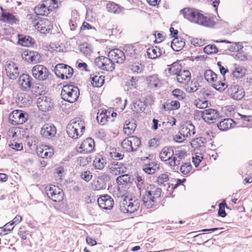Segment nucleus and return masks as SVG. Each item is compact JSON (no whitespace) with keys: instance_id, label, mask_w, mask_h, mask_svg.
Here are the masks:
<instances>
[{"instance_id":"1","label":"nucleus","mask_w":252,"mask_h":252,"mask_svg":"<svg viewBox=\"0 0 252 252\" xmlns=\"http://www.w3.org/2000/svg\"><path fill=\"white\" fill-rule=\"evenodd\" d=\"M180 13L189 21L204 27H213L216 24L215 17L204 16L195 8H184L180 10Z\"/></svg>"},{"instance_id":"2","label":"nucleus","mask_w":252,"mask_h":252,"mask_svg":"<svg viewBox=\"0 0 252 252\" xmlns=\"http://www.w3.org/2000/svg\"><path fill=\"white\" fill-rule=\"evenodd\" d=\"M161 189L153 185L147 186L140 193L143 195V201L145 206L150 209L155 205L157 200L161 195Z\"/></svg>"},{"instance_id":"3","label":"nucleus","mask_w":252,"mask_h":252,"mask_svg":"<svg viewBox=\"0 0 252 252\" xmlns=\"http://www.w3.org/2000/svg\"><path fill=\"white\" fill-rule=\"evenodd\" d=\"M85 129L84 121L79 118L70 121L66 127L68 136L73 139H77L84 133Z\"/></svg>"},{"instance_id":"4","label":"nucleus","mask_w":252,"mask_h":252,"mask_svg":"<svg viewBox=\"0 0 252 252\" xmlns=\"http://www.w3.org/2000/svg\"><path fill=\"white\" fill-rule=\"evenodd\" d=\"M79 90L77 87L73 85L64 86L61 92L62 98L70 103L75 102L79 96Z\"/></svg>"},{"instance_id":"5","label":"nucleus","mask_w":252,"mask_h":252,"mask_svg":"<svg viewBox=\"0 0 252 252\" xmlns=\"http://www.w3.org/2000/svg\"><path fill=\"white\" fill-rule=\"evenodd\" d=\"M177 63H174L169 68L168 71L171 74H176V80L181 84H186L190 81V73L188 70H181L179 67Z\"/></svg>"},{"instance_id":"6","label":"nucleus","mask_w":252,"mask_h":252,"mask_svg":"<svg viewBox=\"0 0 252 252\" xmlns=\"http://www.w3.org/2000/svg\"><path fill=\"white\" fill-rule=\"evenodd\" d=\"M54 72L59 78L62 79H69L72 77L73 74V69L66 64L59 63L55 67Z\"/></svg>"},{"instance_id":"7","label":"nucleus","mask_w":252,"mask_h":252,"mask_svg":"<svg viewBox=\"0 0 252 252\" xmlns=\"http://www.w3.org/2000/svg\"><path fill=\"white\" fill-rule=\"evenodd\" d=\"M29 115L20 110L12 111L9 116V122L13 125H19L25 123L28 119Z\"/></svg>"},{"instance_id":"8","label":"nucleus","mask_w":252,"mask_h":252,"mask_svg":"<svg viewBox=\"0 0 252 252\" xmlns=\"http://www.w3.org/2000/svg\"><path fill=\"white\" fill-rule=\"evenodd\" d=\"M139 207V201L136 199H124L120 205V209L124 213H132L136 211Z\"/></svg>"},{"instance_id":"9","label":"nucleus","mask_w":252,"mask_h":252,"mask_svg":"<svg viewBox=\"0 0 252 252\" xmlns=\"http://www.w3.org/2000/svg\"><path fill=\"white\" fill-rule=\"evenodd\" d=\"M95 65L100 69L107 71H112L115 69L114 63L109 58L100 56L94 61Z\"/></svg>"},{"instance_id":"10","label":"nucleus","mask_w":252,"mask_h":252,"mask_svg":"<svg viewBox=\"0 0 252 252\" xmlns=\"http://www.w3.org/2000/svg\"><path fill=\"white\" fill-rule=\"evenodd\" d=\"M48 197L54 202H60L63 199V193L62 189L53 186L46 188Z\"/></svg>"},{"instance_id":"11","label":"nucleus","mask_w":252,"mask_h":252,"mask_svg":"<svg viewBox=\"0 0 252 252\" xmlns=\"http://www.w3.org/2000/svg\"><path fill=\"white\" fill-rule=\"evenodd\" d=\"M32 72V76L39 81L46 80L49 75L48 69L45 66L40 64L33 66Z\"/></svg>"},{"instance_id":"12","label":"nucleus","mask_w":252,"mask_h":252,"mask_svg":"<svg viewBox=\"0 0 252 252\" xmlns=\"http://www.w3.org/2000/svg\"><path fill=\"white\" fill-rule=\"evenodd\" d=\"M187 156V152L185 150L176 151L173 153V156L172 160L168 162L167 164L173 170H178L179 169V165L181 161L185 158Z\"/></svg>"},{"instance_id":"13","label":"nucleus","mask_w":252,"mask_h":252,"mask_svg":"<svg viewBox=\"0 0 252 252\" xmlns=\"http://www.w3.org/2000/svg\"><path fill=\"white\" fill-rule=\"evenodd\" d=\"M202 117L203 120L209 124L214 123L220 118L219 112L214 109H207L201 112Z\"/></svg>"},{"instance_id":"14","label":"nucleus","mask_w":252,"mask_h":252,"mask_svg":"<svg viewBox=\"0 0 252 252\" xmlns=\"http://www.w3.org/2000/svg\"><path fill=\"white\" fill-rule=\"evenodd\" d=\"M33 79L28 74H23L20 75L18 79V84L22 90L24 91H29L32 85Z\"/></svg>"},{"instance_id":"15","label":"nucleus","mask_w":252,"mask_h":252,"mask_svg":"<svg viewBox=\"0 0 252 252\" xmlns=\"http://www.w3.org/2000/svg\"><path fill=\"white\" fill-rule=\"evenodd\" d=\"M228 93L234 99L240 100L245 95V92L241 87L236 85H231L228 89Z\"/></svg>"},{"instance_id":"16","label":"nucleus","mask_w":252,"mask_h":252,"mask_svg":"<svg viewBox=\"0 0 252 252\" xmlns=\"http://www.w3.org/2000/svg\"><path fill=\"white\" fill-rule=\"evenodd\" d=\"M108 167L110 172L115 175L123 174L126 171V168L124 164L118 161H111L109 164Z\"/></svg>"},{"instance_id":"17","label":"nucleus","mask_w":252,"mask_h":252,"mask_svg":"<svg viewBox=\"0 0 252 252\" xmlns=\"http://www.w3.org/2000/svg\"><path fill=\"white\" fill-rule=\"evenodd\" d=\"M52 99L46 96H41L37 100V105L39 109L42 111H49L53 106Z\"/></svg>"},{"instance_id":"18","label":"nucleus","mask_w":252,"mask_h":252,"mask_svg":"<svg viewBox=\"0 0 252 252\" xmlns=\"http://www.w3.org/2000/svg\"><path fill=\"white\" fill-rule=\"evenodd\" d=\"M57 132L56 127L51 124H45L42 127L40 133L46 138L50 139L54 137Z\"/></svg>"},{"instance_id":"19","label":"nucleus","mask_w":252,"mask_h":252,"mask_svg":"<svg viewBox=\"0 0 252 252\" xmlns=\"http://www.w3.org/2000/svg\"><path fill=\"white\" fill-rule=\"evenodd\" d=\"M108 56L111 57L114 62L122 63L126 59L125 54L119 49H114L111 50L108 53Z\"/></svg>"},{"instance_id":"20","label":"nucleus","mask_w":252,"mask_h":252,"mask_svg":"<svg viewBox=\"0 0 252 252\" xmlns=\"http://www.w3.org/2000/svg\"><path fill=\"white\" fill-rule=\"evenodd\" d=\"M97 203L99 206L103 209H110L114 205L113 199L108 195H103L98 198Z\"/></svg>"},{"instance_id":"21","label":"nucleus","mask_w":252,"mask_h":252,"mask_svg":"<svg viewBox=\"0 0 252 252\" xmlns=\"http://www.w3.org/2000/svg\"><path fill=\"white\" fill-rule=\"evenodd\" d=\"M5 71L7 76L12 80L15 79L19 75L18 67L13 62H10L6 64Z\"/></svg>"},{"instance_id":"22","label":"nucleus","mask_w":252,"mask_h":252,"mask_svg":"<svg viewBox=\"0 0 252 252\" xmlns=\"http://www.w3.org/2000/svg\"><path fill=\"white\" fill-rule=\"evenodd\" d=\"M94 147V141L91 138H88L82 142L79 149H80V152L86 154L93 151Z\"/></svg>"},{"instance_id":"23","label":"nucleus","mask_w":252,"mask_h":252,"mask_svg":"<svg viewBox=\"0 0 252 252\" xmlns=\"http://www.w3.org/2000/svg\"><path fill=\"white\" fill-rule=\"evenodd\" d=\"M124 49L125 51L126 56L136 59L138 58L140 54L139 48L135 45L127 44L124 46Z\"/></svg>"},{"instance_id":"24","label":"nucleus","mask_w":252,"mask_h":252,"mask_svg":"<svg viewBox=\"0 0 252 252\" xmlns=\"http://www.w3.org/2000/svg\"><path fill=\"white\" fill-rule=\"evenodd\" d=\"M174 151L172 147H164L159 153V158L163 161L170 162L173 156Z\"/></svg>"},{"instance_id":"25","label":"nucleus","mask_w":252,"mask_h":252,"mask_svg":"<svg viewBox=\"0 0 252 252\" xmlns=\"http://www.w3.org/2000/svg\"><path fill=\"white\" fill-rule=\"evenodd\" d=\"M147 82L149 88L151 90H156L161 87V83L157 75L148 76L147 78Z\"/></svg>"},{"instance_id":"26","label":"nucleus","mask_w":252,"mask_h":252,"mask_svg":"<svg viewBox=\"0 0 252 252\" xmlns=\"http://www.w3.org/2000/svg\"><path fill=\"white\" fill-rule=\"evenodd\" d=\"M107 160L105 157L97 155L93 161V166L96 169L101 170L106 164Z\"/></svg>"},{"instance_id":"27","label":"nucleus","mask_w":252,"mask_h":252,"mask_svg":"<svg viewBox=\"0 0 252 252\" xmlns=\"http://www.w3.org/2000/svg\"><path fill=\"white\" fill-rule=\"evenodd\" d=\"M179 133L186 137L194 135L195 133L194 126L192 124H187L183 125L179 131Z\"/></svg>"},{"instance_id":"28","label":"nucleus","mask_w":252,"mask_h":252,"mask_svg":"<svg viewBox=\"0 0 252 252\" xmlns=\"http://www.w3.org/2000/svg\"><path fill=\"white\" fill-rule=\"evenodd\" d=\"M159 164L153 161L145 163L143 166V170L149 174H153L159 169Z\"/></svg>"},{"instance_id":"29","label":"nucleus","mask_w":252,"mask_h":252,"mask_svg":"<svg viewBox=\"0 0 252 252\" xmlns=\"http://www.w3.org/2000/svg\"><path fill=\"white\" fill-rule=\"evenodd\" d=\"M185 42L182 38L175 37L171 43V47L174 51H179L185 46Z\"/></svg>"},{"instance_id":"30","label":"nucleus","mask_w":252,"mask_h":252,"mask_svg":"<svg viewBox=\"0 0 252 252\" xmlns=\"http://www.w3.org/2000/svg\"><path fill=\"white\" fill-rule=\"evenodd\" d=\"M26 56V60L30 61L32 63H39L41 61V55L36 52L30 51L25 54Z\"/></svg>"},{"instance_id":"31","label":"nucleus","mask_w":252,"mask_h":252,"mask_svg":"<svg viewBox=\"0 0 252 252\" xmlns=\"http://www.w3.org/2000/svg\"><path fill=\"white\" fill-rule=\"evenodd\" d=\"M49 23L48 20L46 21L37 22V23H35L34 27L36 29L40 31L42 33H49L51 30V28L49 26L48 27H46V24H48Z\"/></svg>"},{"instance_id":"32","label":"nucleus","mask_w":252,"mask_h":252,"mask_svg":"<svg viewBox=\"0 0 252 252\" xmlns=\"http://www.w3.org/2000/svg\"><path fill=\"white\" fill-rule=\"evenodd\" d=\"M34 12L37 15L41 16H47L50 13L46 5L42 3H39L34 7Z\"/></svg>"},{"instance_id":"33","label":"nucleus","mask_w":252,"mask_h":252,"mask_svg":"<svg viewBox=\"0 0 252 252\" xmlns=\"http://www.w3.org/2000/svg\"><path fill=\"white\" fill-rule=\"evenodd\" d=\"M233 123L232 119H225L220 122L217 126L220 130L225 131L232 127Z\"/></svg>"},{"instance_id":"34","label":"nucleus","mask_w":252,"mask_h":252,"mask_svg":"<svg viewBox=\"0 0 252 252\" xmlns=\"http://www.w3.org/2000/svg\"><path fill=\"white\" fill-rule=\"evenodd\" d=\"M147 53L149 58L155 59L160 56V49L157 46H153L147 49Z\"/></svg>"},{"instance_id":"35","label":"nucleus","mask_w":252,"mask_h":252,"mask_svg":"<svg viewBox=\"0 0 252 252\" xmlns=\"http://www.w3.org/2000/svg\"><path fill=\"white\" fill-rule=\"evenodd\" d=\"M110 113V112H107L106 110H102L100 112L99 111L96 117L98 123L102 125H104L108 121V119L110 118L109 117Z\"/></svg>"},{"instance_id":"36","label":"nucleus","mask_w":252,"mask_h":252,"mask_svg":"<svg viewBox=\"0 0 252 252\" xmlns=\"http://www.w3.org/2000/svg\"><path fill=\"white\" fill-rule=\"evenodd\" d=\"M200 87L197 81H190L185 84V89L188 93H193L197 91Z\"/></svg>"},{"instance_id":"37","label":"nucleus","mask_w":252,"mask_h":252,"mask_svg":"<svg viewBox=\"0 0 252 252\" xmlns=\"http://www.w3.org/2000/svg\"><path fill=\"white\" fill-rule=\"evenodd\" d=\"M18 43L23 46H30L33 42L32 39L30 36H26L23 35H19Z\"/></svg>"},{"instance_id":"38","label":"nucleus","mask_w":252,"mask_h":252,"mask_svg":"<svg viewBox=\"0 0 252 252\" xmlns=\"http://www.w3.org/2000/svg\"><path fill=\"white\" fill-rule=\"evenodd\" d=\"M128 67L133 73H141L144 70V66L139 62H135L131 63Z\"/></svg>"},{"instance_id":"39","label":"nucleus","mask_w":252,"mask_h":252,"mask_svg":"<svg viewBox=\"0 0 252 252\" xmlns=\"http://www.w3.org/2000/svg\"><path fill=\"white\" fill-rule=\"evenodd\" d=\"M102 75H94L91 77L92 84L95 87H100L104 84V79Z\"/></svg>"},{"instance_id":"40","label":"nucleus","mask_w":252,"mask_h":252,"mask_svg":"<svg viewBox=\"0 0 252 252\" xmlns=\"http://www.w3.org/2000/svg\"><path fill=\"white\" fill-rule=\"evenodd\" d=\"M131 109L137 113L140 112L144 109V104L139 99H134L132 101Z\"/></svg>"},{"instance_id":"41","label":"nucleus","mask_w":252,"mask_h":252,"mask_svg":"<svg viewBox=\"0 0 252 252\" xmlns=\"http://www.w3.org/2000/svg\"><path fill=\"white\" fill-rule=\"evenodd\" d=\"M1 17V20L3 21L10 24L16 23L17 21L16 17L13 14L6 12H2Z\"/></svg>"},{"instance_id":"42","label":"nucleus","mask_w":252,"mask_h":252,"mask_svg":"<svg viewBox=\"0 0 252 252\" xmlns=\"http://www.w3.org/2000/svg\"><path fill=\"white\" fill-rule=\"evenodd\" d=\"M162 107L165 110H174L180 108V103L178 100H171L170 102L163 104Z\"/></svg>"},{"instance_id":"43","label":"nucleus","mask_w":252,"mask_h":252,"mask_svg":"<svg viewBox=\"0 0 252 252\" xmlns=\"http://www.w3.org/2000/svg\"><path fill=\"white\" fill-rule=\"evenodd\" d=\"M204 76L206 81L208 82L216 81L217 79V74L210 69L206 70L204 73Z\"/></svg>"},{"instance_id":"44","label":"nucleus","mask_w":252,"mask_h":252,"mask_svg":"<svg viewBox=\"0 0 252 252\" xmlns=\"http://www.w3.org/2000/svg\"><path fill=\"white\" fill-rule=\"evenodd\" d=\"M207 139L203 137H198L192 141L191 145L195 148L204 147L207 143Z\"/></svg>"},{"instance_id":"45","label":"nucleus","mask_w":252,"mask_h":252,"mask_svg":"<svg viewBox=\"0 0 252 252\" xmlns=\"http://www.w3.org/2000/svg\"><path fill=\"white\" fill-rule=\"evenodd\" d=\"M106 9L108 11L113 13H119L121 9L119 5L114 2H109L106 5Z\"/></svg>"},{"instance_id":"46","label":"nucleus","mask_w":252,"mask_h":252,"mask_svg":"<svg viewBox=\"0 0 252 252\" xmlns=\"http://www.w3.org/2000/svg\"><path fill=\"white\" fill-rule=\"evenodd\" d=\"M129 137L131 147H133L134 151H136L141 145L140 139L136 136H130Z\"/></svg>"},{"instance_id":"47","label":"nucleus","mask_w":252,"mask_h":252,"mask_svg":"<svg viewBox=\"0 0 252 252\" xmlns=\"http://www.w3.org/2000/svg\"><path fill=\"white\" fill-rule=\"evenodd\" d=\"M116 182L119 185H124L130 182L131 179L128 175L124 174L118 177L116 179Z\"/></svg>"},{"instance_id":"48","label":"nucleus","mask_w":252,"mask_h":252,"mask_svg":"<svg viewBox=\"0 0 252 252\" xmlns=\"http://www.w3.org/2000/svg\"><path fill=\"white\" fill-rule=\"evenodd\" d=\"M80 51L86 56H89L93 52L91 46L88 44H83L80 46Z\"/></svg>"},{"instance_id":"49","label":"nucleus","mask_w":252,"mask_h":252,"mask_svg":"<svg viewBox=\"0 0 252 252\" xmlns=\"http://www.w3.org/2000/svg\"><path fill=\"white\" fill-rule=\"evenodd\" d=\"M122 147L127 152H133V147H131L129 137L125 139L122 142Z\"/></svg>"},{"instance_id":"50","label":"nucleus","mask_w":252,"mask_h":252,"mask_svg":"<svg viewBox=\"0 0 252 252\" xmlns=\"http://www.w3.org/2000/svg\"><path fill=\"white\" fill-rule=\"evenodd\" d=\"M192 168L190 162H185L180 167L181 172L184 175H187L189 173Z\"/></svg>"},{"instance_id":"51","label":"nucleus","mask_w":252,"mask_h":252,"mask_svg":"<svg viewBox=\"0 0 252 252\" xmlns=\"http://www.w3.org/2000/svg\"><path fill=\"white\" fill-rule=\"evenodd\" d=\"M204 52L207 54H214L218 52V49L216 45L209 44L204 48Z\"/></svg>"},{"instance_id":"52","label":"nucleus","mask_w":252,"mask_h":252,"mask_svg":"<svg viewBox=\"0 0 252 252\" xmlns=\"http://www.w3.org/2000/svg\"><path fill=\"white\" fill-rule=\"evenodd\" d=\"M135 183L140 192L141 191H143V189L148 186L144 183V181L143 180L142 177L139 176L136 177Z\"/></svg>"},{"instance_id":"53","label":"nucleus","mask_w":252,"mask_h":252,"mask_svg":"<svg viewBox=\"0 0 252 252\" xmlns=\"http://www.w3.org/2000/svg\"><path fill=\"white\" fill-rule=\"evenodd\" d=\"M172 93L173 95L179 100H183L185 97V94L180 89H175Z\"/></svg>"},{"instance_id":"54","label":"nucleus","mask_w":252,"mask_h":252,"mask_svg":"<svg viewBox=\"0 0 252 252\" xmlns=\"http://www.w3.org/2000/svg\"><path fill=\"white\" fill-rule=\"evenodd\" d=\"M215 82V83L213 85V87L220 92L223 91L227 87V85L224 82L217 80Z\"/></svg>"},{"instance_id":"55","label":"nucleus","mask_w":252,"mask_h":252,"mask_svg":"<svg viewBox=\"0 0 252 252\" xmlns=\"http://www.w3.org/2000/svg\"><path fill=\"white\" fill-rule=\"evenodd\" d=\"M135 127L134 124L129 123L124 126V129L125 133L130 134L134 132Z\"/></svg>"},{"instance_id":"56","label":"nucleus","mask_w":252,"mask_h":252,"mask_svg":"<svg viewBox=\"0 0 252 252\" xmlns=\"http://www.w3.org/2000/svg\"><path fill=\"white\" fill-rule=\"evenodd\" d=\"M232 74L234 77L241 78L245 76V70L242 68L237 67L233 72Z\"/></svg>"},{"instance_id":"57","label":"nucleus","mask_w":252,"mask_h":252,"mask_svg":"<svg viewBox=\"0 0 252 252\" xmlns=\"http://www.w3.org/2000/svg\"><path fill=\"white\" fill-rule=\"evenodd\" d=\"M54 154L53 149L52 148L49 147L48 146L44 145V153L42 156L43 158H50Z\"/></svg>"},{"instance_id":"58","label":"nucleus","mask_w":252,"mask_h":252,"mask_svg":"<svg viewBox=\"0 0 252 252\" xmlns=\"http://www.w3.org/2000/svg\"><path fill=\"white\" fill-rule=\"evenodd\" d=\"M169 180L168 174L166 173H163L160 175L157 179L158 183L159 185H161L164 183L168 182Z\"/></svg>"},{"instance_id":"59","label":"nucleus","mask_w":252,"mask_h":252,"mask_svg":"<svg viewBox=\"0 0 252 252\" xmlns=\"http://www.w3.org/2000/svg\"><path fill=\"white\" fill-rule=\"evenodd\" d=\"M81 177L83 180L88 182L92 179L93 175L90 171L87 170L81 173Z\"/></svg>"},{"instance_id":"60","label":"nucleus","mask_w":252,"mask_h":252,"mask_svg":"<svg viewBox=\"0 0 252 252\" xmlns=\"http://www.w3.org/2000/svg\"><path fill=\"white\" fill-rule=\"evenodd\" d=\"M226 206L225 203H220L219 204V209L218 211V215L221 217H225L226 213L225 211V207Z\"/></svg>"},{"instance_id":"61","label":"nucleus","mask_w":252,"mask_h":252,"mask_svg":"<svg viewBox=\"0 0 252 252\" xmlns=\"http://www.w3.org/2000/svg\"><path fill=\"white\" fill-rule=\"evenodd\" d=\"M195 106L199 108H205L208 106V101L207 100H203L201 99L197 100L195 102Z\"/></svg>"},{"instance_id":"62","label":"nucleus","mask_w":252,"mask_h":252,"mask_svg":"<svg viewBox=\"0 0 252 252\" xmlns=\"http://www.w3.org/2000/svg\"><path fill=\"white\" fill-rule=\"evenodd\" d=\"M110 180V176L107 174L103 173L102 175H101L100 176L98 177L97 183L101 182L105 183L106 184V183L108 182Z\"/></svg>"},{"instance_id":"63","label":"nucleus","mask_w":252,"mask_h":252,"mask_svg":"<svg viewBox=\"0 0 252 252\" xmlns=\"http://www.w3.org/2000/svg\"><path fill=\"white\" fill-rule=\"evenodd\" d=\"M216 42H222V43H230L231 45L228 47L227 49L230 51H236V44L235 42H231L230 41H228V40H221L220 41L218 40L215 41Z\"/></svg>"},{"instance_id":"64","label":"nucleus","mask_w":252,"mask_h":252,"mask_svg":"<svg viewBox=\"0 0 252 252\" xmlns=\"http://www.w3.org/2000/svg\"><path fill=\"white\" fill-rule=\"evenodd\" d=\"M94 189L99 190L105 189L106 187V185H105V184L103 183L99 182L97 183V181H96L94 182Z\"/></svg>"}]
</instances>
